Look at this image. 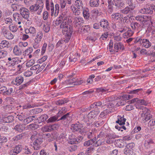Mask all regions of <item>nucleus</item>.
Listing matches in <instances>:
<instances>
[{"instance_id":"1","label":"nucleus","mask_w":155,"mask_h":155,"mask_svg":"<svg viewBox=\"0 0 155 155\" xmlns=\"http://www.w3.org/2000/svg\"><path fill=\"white\" fill-rule=\"evenodd\" d=\"M69 23H68L64 26V25H62L60 26V28L62 29V33L64 35V38H65L66 42L69 41L74 31L73 27Z\"/></svg>"},{"instance_id":"2","label":"nucleus","mask_w":155,"mask_h":155,"mask_svg":"<svg viewBox=\"0 0 155 155\" xmlns=\"http://www.w3.org/2000/svg\"><path fill=\"white\" fill-rule=\"evenodd\" d=\"M30 139L32 141L31 142L33 143L34 149L36 150H39L40 147V145L43 141V138L40 137L39 134L35 132L32 134Z\"/></svg>"},{"instance_id":"3","label":"nucleus","mask_w":155,"mask_h":155,"mask_svg":"<svg viewBox=\"0 0 155 155\" xmlns=\"http://www.w3.org/2000/svg\"><path fill=\"white\" fill-rule=\"evenodd\" d=\"M71 22V21L69 19V17L62 14L55 21V26H57L60 25V27L62 25H64V26L68 23H70Z\"/></svg>"},{"instance_id":"4","label":"nucleus","mask_w":155,"mask_h":155,"mask_svg":"<svg viewBox=\"0 0 155 155\" xmlns=\"http://www.w3.org/2000/svg\"><path fill=\"white\" fill-rule=\"evenodd\" d=\"M135 43H138L143 47L148 48L151 46V43L149 40L145 39H142L140 37H137L135 40Z\"/></svg>"},{"instance_id":"5","label":"nucleus","mask_w":155,"mask_h":155,"mask_svg":"<svg viewBox=\"0 0 155 155\" xmlns=\"http://www.w3.org/2000/svg\"><path fill=\"white\" fill-rule=\"evenodd\" d=\"M72 114L71 112H68L63 115L58 121L62 120L63 124L64 125L69 124L71 120Z\"/></svg>"},{"instance_id":"6","label":"nucleus","mask_w":155,"mask_h":155,"mask_svg":"<svg viewBox=\"0 0 155 155\" xmlns=\"http://www.w3.org/2000/svg\"><path fill=\"white\" fill-rule=\"evenodd\" d=\"M20 13L22 17L25 19L28 20V21H29L28 19L30 15V12L29 10L25 7H21L19 10Z\"/></svg>"},{"instance_id":"7","label":"nucleus","mask_w":155,"mask_h":155,"mask_svg":"<svg viewBox=\"0 0 155 155\" xmlns=\"http://www.w3.org/2000/svg\"><path fill=\"white\" fill-rule=\"evenodd\" d=\"M46 9L49 11L51 9V15L53 16L54 14V7L53 2L52 0H46Z\"/></svg>"},{"instance_id":"8","label":"nucleus","mask_w":155,"mask_h":155,"mask_svg":"<svg viewBox=\"0 0 155 155\" xmlns=\"http://www.w3.org/2000/svg\"><path fill=\"white\" fill-rule=\"evenodd\" d=\"M134 7L127 6L121 10V12L123 14L131 16L133 15Z\"/></svg>"},{"instance_id":"9","label":"nucleus","mask_w":155,"mask_h":155,"mask_svg":"<svg viewBox=\"0 0 155 155\" xmlns=\"http://www.w3.org/2000/svg\"><path fill=\"white\" fill-rule=\"evenodd\" d=\"M100 25L106 31H107L110 28L108 21L105 19H103L100 21Z\"/></svg>"},{"instance_id":"10","label":"nucleus","mask_w":155,"mask_h":155,"mask_svg":"<svg viewBox=\"0 0 155 155\" xmlns=\"http://www.w3.org/2000/svg\"><path fill=\"white\" fill-rule=\"evenodd\" d=\"M126 121V119L124 118V115H123V117L119 116H118L117 120L116 121V122L119 124L120 127L122 129L126 130V128L123 125L125 124Z\"/></svg>"},{"instance_id":"11","label":"nucleus","mask_w":155,"mask_h":155,"mask_svg":"<svg viewBox=\"0 0 155 155\" xmlns=\"http://www.w3.org/2000/svg\"><path fill=\"white\" fill-rule=\"evenodd\" d=\"M107 139L106 141V143L108 144L112 143L114 141L113 139L118 137V136L115 134V133L109 134L106 136Z\"/></svg>"},{"instance_id":"12","label":"nucleus","mask_w":155,"mask_h":155,"mask_svg":"<svg viewBox=\"0 0 155 155\" xmlns=\"http://www.w3.org/2000/svg\"><path fill=\"white\" fill-rule=\"evenodd\" d=\"M14 117L12 115L2 117L0 119V121L1 123H6L12 122L14 120Z\"/></svg>"},{"instance_id":"13","label":"nucleus","mask_w":155,"mask_h":155,"mask_svg":"<svg viewBox=\"0 0 155 155\" xmlns=\"http://www.w3.org/2000/svg\"><path fill=\"white\" fill-rule=\"evenodd\" d=\"M84 23L83 18L78 17L74 18L73 23L75 27L81 25Z\"/></svg>"},{"instance_id":"14","label":"nucleus","mask_w":155,"mask_h":155,"mask_svg":"<svg viewBox=\"0 0 155 155\" xmlns=\"http://www.w3.org/2000/svg\"><path fill=\"white\" fill-rule=\"evenodd\" d=\"M82 127V125L81 124H73L71 125V129L73 130V131L74 132H78L80 133H81L82 132L81 129Z\"/></svg>"},{"instance_id":"15","label":"nucleus","mask_w":155,"mask_h":155,"mask_svg":"<svg viewBox=\"0 0 155 155\" xmlns=\"http://www.w3.org/2000/svg\"><path fill=\"white\" fill-rule=\"evenodd\" d=\"M45 137L47 139L48 141L50 142L52 141L56 138L55 132H52L51 133L45 134Z\"/></svg>"},{"instance_id":"16","label":"nucleus","mask_w":155,"mask_h":155,"mask_svg":"<svg viewBox=\"0 0 155 155\" xmlns=\"http://www.w3.org/2000/svg\"><path fill=\"white\" fill-rule=\"evenodd\" d=\"M3 35L8 40L12 39L14 38L13 35L8 30H5L3 31Z\"/></svg>"},{"instance_id":"17","label":"nucleus","mask_w":155,"mask_h":155,"mask_svg":"<svg viewBox=\"0 0 155 155\" xmlns=\"http://www.w3.org/2000/svg\"><path fill=\"white\" fill-rule=\"evenodd\" d=\"M24 81L23 78L21 76H18L17 77L15 81H13L12 83V84H15L16 85H19L21 84Z\"/></svg>"},{"instance_id":"18","label":"nucleus","mask_w":155,"mask_h":155,"mask_svg":"<svg viewBox=\"0 0 155 155\" xmlns=\"http://www.w3.org/2000/svg\"><path fill=\"white\" fill-rule=\"evenodd\" d=\"M153 6L149 7L148 8H144L141 9V13L142 14L151 15L153 13Z\"/></svg>"},{"instance_id":"19","label":"nucleus","mask_w":155,"mask_h":155,"mask_svg":"<svg viewBox=\"0 0 155 155\" xmlns=\"http://www.w3.org/2000/svg\"><path fill=\"white\" fill-rule=\"evenodd\" d=\"M151 118V115L150 114H140V119L144 123L149 120Z\"/></svg>"},{"instance_id":"20","label":"nucleus","mask_w":155,"mask_h":155,"mask_svg":"<svg viewBox=\"0 0 155 155\" xmlns=\"http://www.w3.org/2000/svg\"><path fill=\"white\" fill-rule=\"evenodd\" d=\"M70 82V87H73V86L79 85L83 83V81L82 80L76 81L72 79H70L69 81H67L66 83Z\"/></svg>"},{"instance_id":"21","label":"nucleus","mask_w":155,"mask_h":155,"mask_svg":"<svg viewBox=\"0 0 155 155\" xmlns=\"http://www.w3.org/2000/svg\"><path fill=\"white\" fill-rule=\"evenodd\" d=\"M123 45L121 43L118 42L115 43L114 46V53L115 52H118L121 49L123 50Z\"/></svg>"},{"instance_id":"22","label":"nucleus","mask_w":155,"mask_h":155,"mask_svg":"<svg viewBox=\"0 0 155 155\" xmlns=\"http://www.w3.org/2000/svg\"><path fill=\"white\" fill-rule=\"evenodd\" d=\"M22 149V147L21 145H17L14 147L12 153L14 155H16L21 151Z\"/></svg>"},{"instance_id":"23","label":"nucleus","mask_w":155,"mask_h":155,"mask_svg":"<svg viewBox=\"0 0 155 155\" xmlns=\"http://www.w3.org/2000/svg\"><path fill=\"white\" fill-rule=\"evenodd\" d=\"M4 88L3 90L1 89L0 91H2V92L5 95H9L13 92V89L12 87H10L6 88V87H4Z\"/></svg>"},{"instance_id":"24","label":"nucleus","mask_w":155,"mask_h":155,"mask_svg":"<svg viewBox=\"0 0 155 155\" xmlns=\"http://www.w3.org/2000/svg\"><path fill=\"white\" fill-rule=\"evenodd\" d=\"M55 125L45 126L41 128V130L43 132H50L53 130V127Z\"/></svg>"},{"instance_id":"25","label":"nucleus","mask_w":155,"mask_h":155,"mask_svg":"<svg viewBox=\"0 0 155 155\" xmlns=\"http://www.w3.org/2000/svg\"><path fill=\"white\" fill-rule=\"evenodd\" d=\"M42 36L43 34L41 31H39L37 33L36 38L34 40L36 45L41 41Z\"/></svg>"},{"instance_id":"26","label":"nucleus","mask_w":155,"mask_h":155,"mask_svg":"<svg viewBox=\"0 0 155 155\" xmlns=\"http://www.w3.org/2000/svg\"><path fill=\"white\" fill-rule=\"evenodd\" d=\"M130 26L133 30H138L141 26V25L137 22L133 21L130 23Z\"/></svg>"},{"instance_id":"27","label":"nucleus","mask_w":155,"mask_h":155,"mask_svg":"<svg viewBox=\"0 0 155 155\" xmlns=\"http://www.w3.org/2000/svg\"><path fill=\"white\" fill-rule=\"evenodd\" d=\"M21 62V60H19V58H12V60L11 61H9L8 63L9 64H10V65L14 66L17 65Z\"/></svg>"},{"instance_id":"28","label":"nucleus","mask_w":155,"mask_h":155,"mask_svg":"<svg viewBox=\"0 0 155 155\" xmlns=\"http://www.w3.org/2000/svg\"><path fill=\"white\" fill-rule=\"evenodd\" d=\"M136 107L137 109H140L142 110V113L141 114H150V111L146 107H144L139 106L138 105H136Z\"/></svg>"},{"instance_id":"29","label":"nucleus","mask_w":155,"mask_h":155,"mask_svg":"<svg viewBox=\"0 0 155 155\" xmlns=\"http://www.w3.org/2000/svg\"><path fill=\"white\" fill-rule=\"evenodd\" d=\"M83 14L84 18L86 19H89L90 14L89 9L87 8H83Z\"/></svg>"},{"instance_id":"30","label":"nucleus","mask_w":155,"mask_h":155,"mask_svg":"<svg viewBox=\"0 0 155 155\" xmlns=\"http://www.w3.org/2000/svg\"><path fill=\"white\" fill-rule=\"evenodd\" d=\"M95 136V135H94ZM96 140V137H94V138L85 141L84 143V146L85 147H87L93 144Z\"/></svg>"},{"instance_id":"31","label":"nucleus","mask_w":155,"mask_h":155,"mask_svg":"<svg viewBox=\"0 0 155 155\" xmlns=\"http://www.w3.org/2000/svg\"><path fill=\"white\" fill-rule=\"evenodd\" d=\"M75 5L79 9H83V4L81 0H77L75 2Z\"/></svg>"},{"instance_id":"32","label":"nucleus","mask_w":155,"mask_h":155,"mask_svg":"<svg viewBox=\"0 0 155 155\" xmlns=\"http://www.w3.org/2000/svg\"><path fill=\"white\" fill-rule=\"evenodd\" d=\"M40 8H39L36 5H35V4L32 5L29 7V9L31 12H35L38 10V12H37V14L39 15H40L41 13V12H40L39 14H38V12L40 11Z\"/></svg>"},{"instance_id":"33","label":"nucleus","mask_w":155,"mask_h":155,"mask_svg":"<svg viewBox=\"0 0 155 155\" xmlns=\"http://www.w3.org/2000/svg\"><path fill=\"white\" fill-rule=\"evenodd\" d=\"M10 104L6 105L5 108V110L7 112H11L15 110V106H13L12 104V103H10Z\"/></svg>"},{"instance_id":"34","label":"nucleus","mask_w":155,"mask_h":155,"mask_svg":"<svg viewBox=\"0 0 155 155\" xmlns=\"http://www.w3.org/2000/svg\"><path fill=\"white\" fill-rule=\"evenodd\" d=\"M39 8H40L38 14L40 12H41L42 9L43 8L44 3L42 0H37L36 3L35 4Z\"/></svg>"},{"instance_id":"35","label":"nucleus","mask_w":155,"mask_h":155,"mask_svg":"<svg viewBox=\"0 0 155 155\" xmlns=\"http://www.w3.org/2000/svg\"><path fill=\"white\" fill-rule=\"evenodd\" d=\"M24 128L22 124H18L15 126L14 128V129L19 132H22L24 130Z\"/></svg>"},{"instance_id":"36","label":"nucleus","mask_w":155,"mask_h":155,"mask_svg":"<svg viewBox=\"0 0 155 155\" xmlns=\"http://www.w3.org/2000/svg\"><path fill=\"white\" fill-rule=\"evenodd\" d=\"M13 51L14 53L16 55H21L22 53L21 50L17 45L15 46L14 47Z\"/></svg>"},{"instance_id":"37","label":"nucleus","mask_w":155,"mask_h":155,"mask_svg":"<svg viewBox=\"0 0 155 155\" xmlns=\"http://www.w3.org/2000/svg\"><path fill=\"white\" fill-rule=\"evenodd\" d=\"M27 129L30 130H34L39 127L38 125L35 124H31L27 126Z\"/></svg>"},{"instance_id":"38","label":"nucleus","mask_w":155,"mask_h":155,"mask_svg":"<svg viewBox=\"0 0 155 155\" xmlns=\"http://www.w3.org/2000/svg\"><path fill=\"white\" fill-rule=\"evenodd\" d=\"M24 136V134L23 133L17 135L13 137L12 139V141L15 142L18 141L21 139L23 138Z\"/></svg>"},{"instance_id":"39","label":"nucleus","mask_w":155,"mask_h":155,"mask_svg":"<svg viewBox=\"0 0 155 155\" xmlns=\"http://www.w3.org/2000/svg\"><path fill=\"white\" fill-rule=\"evenodd\" d=\"M96 144H97V141L94 143L93 146L90 147L89 148H87V150L86 151L85 154L86 155H89L90 153H91L92 151H93L94 149V146H95V147H96Z\"/></svg>"},{"instance_id":"40","label":"nucleus","mask_w":155,"mask_h":155,"mask_svg":"<svg viewBox=\"0 0 155 155\" xmlns=\"http://www.w3.org/2000/svg\"><path fill=\"white\" fill-rule=\"evenodd\" d=\"M146 18V17L144 16H137L135 17V19L137 21L142 22L143 23H145L147 21V20H145Z\"/></svg>"},{"instance_id":"41","label":"nucleus","mask_w":155,"mask_h":155,"mask_svg":"<svg viewBox=\"0 0 155 155\" xmlns=\"http://www.w3.org/2000/svg\"><path fill=\"white\" fill-rule=\"evenodd\" d=\"M154 143L153 140L150 139L145 141L144 143V146L147 148L150 147L151 144Z\"/></svg>"},{"instance_id":"42","label":"nucleus","mask_w":155,"mask_h":155,"mask_svg":"<svg viewBox=\"0 0 155 155\" xmlns=\"http://www.w3.org/2000/svg\"><path fill=\"white\" fill-rule=\"evenodd\" d=\"M50 29V25L48 23H45L43 25V30L46 33L48 32Z\"/></svg>"},{"instance_id":"43","label":"nucleus","mask_w":155,"mask_h":155,"mask_svg":"<svg viewBox=\"0 0 155 155\" xmlns=\"http://www.w3.org/2000/svg\"><path fill=\"white\" fill-rule=\"evenodd\" d=\"M76 56L75 54L74 55L71 54L69 57V61L72 63H75L77 60Z\"/></svg>"},{"instance_id":"44","label":"nucleus","mask_w":155,"mask_h":155,"mask_svg":"<svg viewBox=\"0 0 155 155\" xmlns=\"http://www.w3.org/2000/svg\"><path fill=\"white\" fill-rule=\"evenodd\" d=\"M13 16L14 20L16 22L19 21V19L20 20H21V18L20 17V15L18 13H14L13 15Z\"/></svg>"},{"instance_id":"45","label":"nucleus","mask_w":155,"mask_h":155,"mask_svg":"<svg viewBox=\"0 0 155 155\" xmlns=\"http://www.w3.org/2000/svg\"><path fill=\"white\" fill-rule=\"evenodd\" d=\"M43 111V109L41 108H35L31 110L30 111V113L33 114H36L41 112Z\"/></svg>"},{"instance_id":"46","label":"nucleus","mask_w":155,"mask_h":155,"mask_svg":"<svg viewBox=\"0 0 155 155\" xmlns=\"http://www.w3.org/2000/svg\"><path fill=\"white\" fill-rule=\"evenodd\" d=\"M96 36L97 34L96 32H94L92 34V36L87 37L86 39L87 40H91L92 41H94L97 39L96 38Z\"/></svg>"},{"instance_id":"47","label":"nucleus","mask_w":155,"mask_h":155,"mask_svg":"<svg viewBox=\"0 0 155 155\" xmlns=\"http://www.w3.org/2000/svg\"><path fill=\"white\" fill-rule=\"evenodd\" d=\"M58 117V116L57 115L51 117L47 120V122L48 123H51L55 122L56 120L58 121V120H57Z\"/></svg>"},{"instance_id":"48","label":"nucleus","mask_w":155,"mask_h":155,"mask_svg":"<svg viewBox=\"0 0 155 155\" xmlns=\"http://www.w3.org/2000/svg\"><path fill=\"white\" fill-rule=\"evenodd\" d=\"M33 51V48L32 47H29L26 49L23 52V55L24 56L28 55L31 53Z\"/></svg>"},{"instance_id":"49","label":"nucleus","mask_w":155,"mask_h":155,"mask_svg":"<svg viewBox=\"0 0 155 155\" xmlns=\"http://www.w3.org/2000/svg\"><path fill=\"white\" fill-rule=\"evenodd\" d=\"M128 29L126 33L124 34V36L128 37L132 36L134 34V32L131 30L130 28H128Z\"/></svg>"},{"instance_id":"50","label":"nucleus","mask_w":155,"mask_h":155,"mask_svg":"<svg viewBox=\"0 0 155 155\" xmlns=\"http://www.w3.org/2000/svg\"><path fill=\"white\" fill-rule=\"evenodd\" d=\"M131 16H129V15H126V16L123 17L122 19L124 23L129 24L130 19H131Z\"/></svg>"},{"instance_id":"51","label":"nucleus","mask_w":155,"mask_h":155,"mask_svg":"<svg viewBox=\"0 0 155 155\" xmlns=\"http://www.w3.org/2000/svg\"><path fill=\"white\" fill-rule=\"evenodd\" d=\"M9 28L10 31L14 32H16L18 29L17 26L13 24H11L9 26Z\"/></svg>"},{"instance_id":"52","label":"nucleus","mask_w":155,"mask_h":155,"mask_svg":"<svg viewBox=\"0 0 155 155\" xmlns=\"http://www.w3.org/2000/svg\"><path fill=\"white\" fill-rule=\"evenodd\" d=\"M65 38H63L62 39L59 41L57 43L56 46L57 48L59 46H62V45L64 44V42L67 43L68 42H66L65 41Z\"/></svg>"},{"instance_id":"53","label":"nucleus","mask_w":155,"mask_h":155,"mask_svg":"<svg viewBox=\"0 0 155 155\" xmlns=\"http://www.w3.org/2000/svg\"><path fill=\"white\" fill-rule=\"evenodd\" d=\"M108 48L110 52L112 54H114V49H113V42L111 40L110 41Z\"/></svg>"},{"instance_id":"54","label":"nucleus","mask_w":155,"mask_h":155,"mask_svg":"<svg viewBox=\"0 0 155 155\" xmlns=\"http://www.w3.org/2000/svg\"><path fill=\"white\" fill-rule=\"evenodd\" d=\"M68 101V100L67 99L59 100L57 102L56 104L58 105H60L67 103Z\"/></svg>"},{"instance_id":"55","label":"nucleus","mask_w":155,"mask_h":155,"mask_svg":"<svg viewBox=\"0 0 155 155\" xmlns=\"http://www.w3.org/2000/svg\"><path fill=\"white\" fill-rule=\"evenodd\" d=\"M88 115L91 117L96 119L97 116V111L95 110L92 111Z\"/></svg>"},{"instance_id":"56","label":"nucleus","mask_w":155,"mask_h":155,"mask_svg":"<svg viewBox=\"0 0 155 155\" xmlns=\"http://www.w3.org/2000/svg\"><path fill=\"white\" fill-rule=\"evenodd\" d=\"M105 91L106 90L104 89L101 88H97V96H98L99 98H101L102 93Z\"/></svg>"},{"instance_id":"57","label":"nucleus","mask_w":155,"mask_h":155,"mask_svg":"<svg viewBox=\"0 0 155 155\" xmlns=\"http://www.w3.org/2000/svg\"><path fill=\"white\" fill-rule=\"evenodd\" d=\"M8 54L7 51L4 50H0V59L6 57Z\"/></svg>"},{"instance_id":"58","label":"nucleus","mask_w":155,"mask_h":155,"mask_svg":"<svg viewBox=\"0 0 155 155\" xmlns=\"http://www.w3.org/2000/svg\"><path fill=\"white\" fill-rule=\"evenodd\" d=\"M59 6L58 4H56L55 5V11L54 12V15L55 17H56L58 15L59 13Z\"/></svg>"},{"instance_id":"59","label":"nucleus","mask_w":155,"mask_h":155,"mask_svg":"<svg viewBox=\"0 0 155 155\" xmlns=\"http://www.w3.org/2000/svg\"><path fill=\"white\" fill-rule=\"evenodd\" d=\"M89 25H85L82 26L81 28V29L82 31L84 33H88L89 30Z\"/></svg>"},{"instance_id":"60","label":"nucleus","mask_w":155,"mask_h":155,"mask_svg":"<svg viewBox=\"0 0 155 155\" xmlns=\"http://www.w3.org/2000/svg\"><path fill=\"white\" fill-rule=\"evenodd\" d=\"M137 105H143L146 106L147 103L143 99H139L137 101Z\"/></svg>"},{"instance_id":"61","label":"nucleus","mask_w":155,"mask_h":155,"mask_svg":"<svg viewBox=\"0 0 155 155\" xmlns=\"http://www.w3.org/2000/svg\"><path fill=\"white\" fill-rule=\"evenodd\" d=\"M109 35L108 33L107 32H105L103 34L100 38V41L106 40Z\"/></svg>"},{"instance_id":"62","label":"nucleus","mask_w":155,"mask_h":155,"mask_svg":"<svg viewBox=\"0 0 155 155\" xmlns=\"http://www.w3.org/2000/svg\"><path fill=\"white\" fill-rule=\"evenodd\" d=\"M48 117L47 114H43L39 118V120L41 122H43L45 121Z\"/></svg>"},{"instance_id":"63","label":"nucleus","mask_w":155,"mask_h":155,"mask_svg":"<svg viewBox=\"0 0 155 155\" xmlns=\"http://www.w3.org/2000/svg\"><path fill=\"white\" fill-rule=\"evenodd\" d=\"M124 153L126 155H132L133 154L132 150H129L127 148H125L124 150Z\"/></svg>"},{"instance_id":"64","label":"nucleus","mask_w":155,"mask_h":155,"mask_svg":"<svg viewBox=\"0 0 155 155\" xmlns=\"http://www.w3.org/2000/svg\"><path fill=\"white\" fill-rule=\"evenodd\" d=\"M1 43L5 48H8L9 47V42L6 40H2Z\"/></svg>"}]
</instances>
